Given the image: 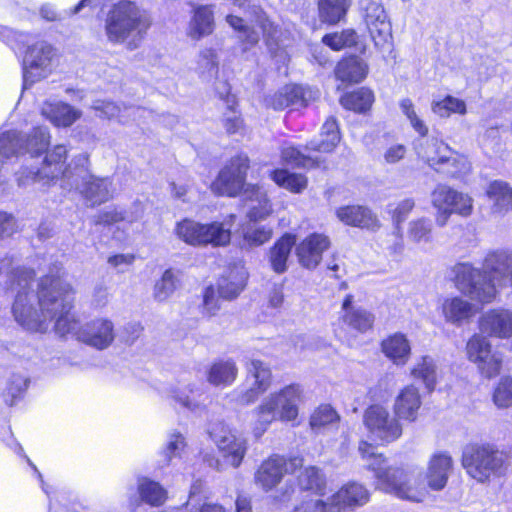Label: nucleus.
<instances>
[{"label":"nucleus","instance_id":"nucleus-1","mask_svg":"<svg viewBox=\"0 0 512 512\" xmlns=\"http://www.w3.org/2000/svg\"><path fill=\"white\" fill-rule=\"evenodd\" d=\"M35 272L25 267H15L13 258H0V284L15 292L12 312L15 320L27 330L47 331V321L56 319L61 333L75 326L70 310L71 285L59 276L47 275L40 279L37 291L31 289Z\"/></svg>","mask_w":512,"mask_h":512},{"label":"nucleus","instance_id":"nucleus-2","mask_svg":"<svg viewBox=\"0 0 512 512\" xmlns=\"http://www.w3.org/2000/svg\"><path fill=\"white\" fill-rule=\"evenodd\" d=\"M453 271L458 290L472 300L489 303L496 297L497 286H506L512 281V251L488 253L483 262V273L468 263L455 265Z\"/></svg>","mask_w":512,"mask_h":512},{"label":"nucleus","instance_id":"nucleus-3","mask_svg":"<svg viewBox=\"0 0 512 512\" xmlns=\"http://www.w3.org/2000/svg\"><path fill=\"white\" fill-rule=\"evenodd\" d=\"M151 26L148 13L134 2L121 0L114 4L105 20V33L111 43L127 41L129 49H135L144 39Z\"/></svg>","mask_w":512,"mask_h":512},{"label":"nucleus","instance_id":"nucleus-4","mask_svg":"<svg viewBox=\"0 0 512 512\" xmlns=\"http://www.w3.org/2000/svg\"><path fill=\"white\" fill-rule=\"evenodd\" d=\"M303 401V389L299 384H290L279 392L266 397L256 408L257 420L253 428L255 437L259 438L268 426L279 419L285 422L296 420L299 404Z\"/></svg>","mask_w":512,"mask_h":512},{"label":"nucleus","instance_id":"nucleus-5","mask_svg":"<svg viewBox=\"0 0 512 512\" xmlns=\"http://www.w3.org/2000/svg\"><path fill=\"white\" fill-rule=\"evenodd\" d=\"M235 215L231 214L228 221L201 224L189 219L178 222L176 235L193 246H225L231 240V226Z\"/></svg>","mask_w":512,"mask_h":512},{"label":"nucleus","instance_id":"nucleus-6","mask_svg":"<svg viewBox=\"0 0 512 512\" xmlns=\"http://www.w3.org/2000/svg\"><path fill=\"white\" fill-rule=\"evenodd\" d=\"M504 462L503 453L490 445L469 444L463 448L462 466L478 482L501 475Z\"/></svg>","mask_w":512,"mask_h":512},{"label":"nucleus","instance_id":"nucleus-7","mask_svg":"<svg viewBox=\"0 0 512 512\" xmlns=\"http://www.w3.org/2000/svg\"><path fill=\"white\" fill-rule=\"evenodd\" d=\"M89 158L86 154L75 157V173L71 174L73 186L91 205H100L112 197V183L109 178H98L88 169Z\"/></svg>","mask_w":512,"mask_h":512},{"label":"nucleus","instance_id":"nucleus-8","mask_svg":"<svg viewBox=\"0 0 512 512\" xmlns=\"http://www.w3.org/2000/svg\"><path fill=\"white\" fill-rule=\"evenodd\" d=\"M431 204L436 209L438 227L447 225L452 214L469 217L473 212V199L446 184H438L431 192Z\"/></svg>","mask_w":512,"mask_h":512},{"label":"nucleus","instance_id":"nucleus-9","mask_svg":"<svg viewBox=\"0 0 512 512\" xmlns=\"http://www.w3.org/2000/svg\"><path fill=\"white\" fill-rule=\"evenodd\" d=\"M367 468L374 472L378 489L402 499L418 500L416 492L409 486L410 476L403 467L389 465L384 457H377Z\"/></svg>","mask_w":512,"mask_h":512},{"label":"nucleus","instance_id":"nucleus-10","mask_svg":"<svg viewBox=\"0 0 512 512\" xmlns=\"http://www.w3.org/2000/svg\"><path fill=\"white\" fill-rule=\"evenodd\" d=\"M73 294H74V292H73V289L71 288V290H70V299H71L70 305H71V307L69 310V314L73 318V320L75 322V326L71 330L61 333L60 331H58L57 325L55 324L54 325L55 331L61 336H64L69 333H75L77 335L78 340H80L83 343H85L89 346H92L98 350H104V349L108 348L112 344V342L114 341V338H115L114 325H113L112 321H110L108 319H104V318H98V319H94V320L86 323L83 327L78 329V321L75 318V315L71 312L72 303H73V299H74ZM52 321H54L56 323V319H49L47 321V328L49 327V323Z\"/></svg>","mask_w":512,"mask_h":512},{"label":"nucleus","instance_id":"nucleus-11","mask_svg":"<svg viewBox=\"0 0 512 512\" xmlns=\"http://www.w3.org/2000/svg\"><path fill=\"white\" fill-rule=\"evenodd\" d=\"M246 278L242 269L234 268L218 280L217 289L207 287L203 296L206 311L214 315L220 309L219 299L230 301L237 298L246 285Z\"/></svg>","mask_w":512,"mask_h":512},{"label":"nucleus","instance_id":"nucleus-12","mask_svg":"<svg viewBox=\"0 0 512 512\" xmlns=\"http://www.w3.org/2000/svg\"><path fill=\"white\" fill-rule=\"evenodd\" d=\"M363 423L371 436L383 443H391L402 435L399 420L381 405L369 406L364 412Z\"/></svg>","mask_w":512,"mask_h":512},{"label":"nucleus","instance_id":"nucleus-13","mask_svg":"<svg viewBox=\"0 0 512 512\" xmlns=\"http://www.w3.org/2000/svg\"><path fill=\"white\" fill-rule=\"evenodd\" d=\"M249 168L247 155L239 154L233 157L229 164L220 172L211 185V190L220 196H236L245 186L246 173Z\"/></svg>","mask_w":512,"mask_h":512},{"label":"nucleus","instance_id":"nucleus-14","mask_svg":"<svg viewBox=\"0 0 512 512\" xmlns=\"http://www.w3.org/2000/svg\"><path fill=\"white\" fill-rule=\"evenodd\" d=\"M53 48L45 41H39L27 48L23 59V88L47 77L53 58Z\"/></svg>","mask_w":512,"mask_h":512},{"label":"nucleus","instance_id":"nucleus-15","mask_svg":"<svg viewBox=\"0 0 512 512\" xmlns=\"http://www.w3.org/2000/svg\"><path fill=\"white\" fill-rule=\"evenodd\" d=\"M467 354L484 377L492 378L499 374L502 358L491 351V345L485 337L474 335L467 343Z\"/></svg>","mask_w":512,"mask_h":512},{"label":"nucleus","instance_id":"nucleus-16","mask_svg":"<svg viewBox=\"0 0 512 512\" xmlns=\"http://www.w3.org/2000/svg\"><path fill=\"white\" fill-rule=\"evenodd\" d=\"M364 21L375 46L383 48L392 39V27L383 5L377 0L364 7Z\"/></svg>","mask_w":512,"mask_h":512},{"label":"nucleus","instance_id":"nucleus-17","mask_svg":"<svg viewBox=\"0 0 512 512\" xmlns=\"http://www.w3.org/2000/svg\"><path fill=\"white\" fill-rule=\"evenodd\" d=\"M317 92L299 85H288L266 99L267 105L275 110L306 107L315 100Z\"/></svg>","mask_w":512,"mask_h":512},{"label":"nucleus","instance_id":"nucleus-18","mask_svg":"<svg viewBox=\"0 0 512 512\" xmlns=\"http://www.w3.org/2000/svg\"><path fill=\"white\" fill-rule=\"evenodd\" d=\"M369 500L368 490L361 484L352 482L343 486L329 497L330 512H344L363 506Z\"/></svg>","mask_w":512,"mask_h":512},{"label":"nucleus","instance_id":"nucleus-19","mask_svg":"<svg viewBox=\"0 0 512 512\" xmlns=\"http://www.w3.org/2000/svg\"><path fill=\"white\" fill-rule=\"evenodd\" d=\"M330 246V240L323 234H311L297 247L296 255L299 263L308 269L315 268L322 259V254Z\"/></svg>","mask_w":512,"mask_h":512},{"label":"nucleus","instance_id":"nucleus-20","mask_svg":"<svg viewBox=\"0 0 512 512\" xmlns=\"http://www.w3.org/2000/svg\"><path fill=\"white\" fill-rule=\"evenodd\" d=\"M337 218L346 225L368 230H377L380 222L367 207L360 205L342 206L336 210Z\"/></svg>","mask_w":512,"mask_h":512},{"label":"nucleus","instance_id":"nucleus-21","mask_svg":"<svg viewBox=\"0 0 512 512\" xmlns=\"http://www.w3.org/2000/svg\"><path fill=\"white\" fill-rule=\"evenodd\" d=\"M482 332L499 338L512 336V311L494 309L485 313L480 321Z\"/></svg>","mask_w":512,"mask_h":512},{"label":"nucleus","instance_id":"nucleus-22","mask_svg":"<svg viewBox=\"0 0 512 512\" xmlns=\"http://www.w3.org/2000/svg\"><path fill=\"white\" fill-rule=\"evenodd\" d=\"M215 442L223 456L233 466L238 467L246 453V440L231 430H222Z\"/></svg>","mask_w":512,"mask_h":512},{"label":"nucleus","instance_id":"nucleus-23","mask_svg":"<svg viewBox=\"0 0 512 512\" xmlns=\"http://www.w3.org/2000/svg\"><path fill=\"white\" fill-rule=\"evenodd\" d=\"M453 468V460L447 453L439 452L434 454L427 470V482L433 490H441L445 487L449 474Z\"/></svg>","mask_w":512,"mask_h":512},{"label":"nucleus","instance_id":"nucleus-24","mask_svg":"<svg viewBox=\"0 0 512 512\" xmlns=\"http://www.w3.org/2000/svg\"><path fill=\"white\" fill-rule=\"evenodd\" d=\"M67 154L68 150L64 145H56L46 154L42 169H45V172L49 174V176H47V182L57 179L60 176L71 181V174L75 173V158L68 167L63 169Z\"/></svg>","mask_w":512,"mask_h":512},{"label":"nucleus","instance_id":"nucleus-25","mask_svg":"<svg viewBox=\"0 0 512 512\" xmlns=\"http://www.w3.org/2000/svg\"><path fill=\"white\" fill-rule=\"evenodd\" d=\"M286 472L285 459L273 456L261 464L255 474V480L265 491H269L281 481Z\"/></svg>","mask_w":512,"mask_h":512},{"label":"nucleus","instance_id":"nucleus-26","mask_svg":"<svg viewBox=\"0 0 512 512\" xmlns=\"http://www.w3.org/2000/svg\"><path fill=\"white\" fill-rule=\"evenodd\" d=\"M353 296L347 295L342 304V322L348 328L364 333L371 329L374 323V315L363 308L352 306Z\"/></svg>","mask_w":512,"mask_h":512},{"label":"nucleus","instance_id":"nucleus-27","mask_svg":"<svg viewBox=\"0 0 512 512\" xmlns=\"http://www.w3.org/2000/svg\"><path fill=\"white\" fill-rule=\"evenodd\" d=\"M242 201L247 207V217L251 221L262 220L271 212L269 200L258 186L248 185L243 191Z\"/></svg>","mask_w":512,"mask_h":512},{"label":"nucleus","instance_id":"nucleus-28","mask_svg":"<svg viewBox=\"0 0 512 512\" xmlns=\"http://www.w3.org/2000/svg\"><path fill=\"white\" fill-rule=\"evenodd\" d=\"M420 406L421 398L418 389L413 385H409L397 396L394 411L399 418L415 421Z\"/></svg>","mask_w":512,"mask_h":512},{"label":"nucleus","instance_id":"nucleus-29","mask_svg":"<svg viewBox=\"0 0 512 512\" xmlns=\"http://www.w3.org/2000/svg\"><path fill=\"white\" fill-rule=\"evenodd\" d=\"M418 155L432 168L436 170L442 163L448 160L453 150L443 141L435 138L426 139L417 148Z\"/></svg>","mask_w":512,"mask_h":512},{"label":"nucleus","instance_id":"nucleus-30","mask_svg":"<svg viewBox=\"0 0 512 512\" xmlns=\"http://www.w3.org/2000/svg\"><path fill=\"white\" fill-rule=\"evenodd\" d=\"M295 243L294 235L285 234L270 248L268 259L274 272L282 274L287 271V261Z\"/></svg>","mask_w":512,"mask_h":512},{"label":"nucleus","instance_id":"nucleus-31","mask_svg":"<svg viewBox=\"0 0 512 512\" xmlns=\"http://www.w3.org/2000/svg\"><path fill=\"white\" fill-rule=\"evenodd\" d=\"M486 194L493 202L491 207L493 214L504 215L512 210V186L508 183L495 180L488 185Z\"/></svg>","mask_w":512,"mask_h":512},{"label":"nucleus","instance_id":"nucleus-32","mask_svg":"<svg viewBox=\"0 0 512 512\" xmlns=\"http://www.w3.org/2000/svg\"><path fill=\"white\" fill-rule=\"evenodd\" d=\"M367 65L358 57L342 59L335 67V76L344 83H358L367 75Z\"/></svg>","mask_w":512,"mask_h":512},{"label":"nucleus","instance_id":"nucleus-33","mask_svg":"<svg viewBox=\"0 0 512 512\" xmlns=\"http://www.w3.org/2000/svg\"><path fill=\"white\" fill-rule=\"evenodd\" d=\"M214 29L213 12L209 6H200L194 10L187 30V35L193 40L210 35Z\"/></svg>","mask_w":512,"mask_h":512},{"label":"nucleus","instance_id":"nucleus-34","mask_svg":"<svg viewBox=\"0 0 512 512\" xmlns=\"http://www.w3.org/2000/svg\"><path fill=\"white\" fill-rule=\"evenodd\" d=\"M442 313L447 322L460 325L475 314L474 306L460 298H447L442 303Z\"/></svg>","mask_w":512,"mask_h":512},{"label":"nucleus","instance_id":"nucleus-35","mask_svg":"<svg viewBox=\"0 0 512 512\" xmlns=\"http://www.w3.org/2000/svg\"><path fill=\"white\" fill-rule=\"evenodd\" d=\"M381 347L385 356L397 365H404L410 357V343L402 333L389 336L382 341Z\"/></svg>","mask_w":512,"mask_h":512},{"label":"nucleus","instance_id":"nucleus-36","mask_svg":"<svg viewBox=\"0 0 512 512\" xmlns=\"http://www.w3.org/2000/svg\"><path fill=\"white\" fill-rule=\"evenodd\" d=\"M320 136L321 140L308 142L306 149L323 153L333 151L340 141L338 124L335 118L330 117L326 120L322 126Z\"/></svg>","mask_w":512,"mask_h":512},{"label":"nucleus","instance_id":"nucleus-37","mask_svg":"<svg viewBox=\"0 0 512 512\" xmlns=\"http://www.w3.org/2000/svg\"><path fill=\"white\" fill-rule=\"evenodd\" d=\"M238 374L236 363L232 359L218 360L207 371V381L213 386H229Z\"/></svg>","mask_w":512,"mask_h":512},{"label":"nucleus","instance_id":"nucleus-38","mask_svg":"<svg viewBox=\"0 0 512 512\" xmlns=\"http://www.w3.org/2000/svg\"><path fill=\"white\" fill-rule=\"evenodd\" d=\"M351 6V0H320L319 18L322 22L336 24L343 19Z\"/></svg>","mask_w":512,"mask_h":512},{"label":"nucleus","instance_id":"nucleus-39","mask_svg":"<svg viewBox=\"0 0 512 512\" xmlns=\"http://www.w3.org/2000/svg\"><path fill=\"white\" fill-rule=\"evenodd\" d=\"M411 374L415 379L422 380L429 392L434 390L438 377V367L432 357H421L414 365Z\"/></svg>","mask_w":512,"mask_h":512},{"label":"nucleus","instance_id":"nucleus-40","mask_svg":"<svg viewBox=\"0 0 512 512\" xmlns=\"http://www.w3.org/2000/svg\"><path fill=\"white\" fill-rule=\"evenodd\" d=\"M138 492L141 500L151 506H161L167 498L166 490L158 482L148 478L138 480Z\"/></svg>","mask_w":512,"mask_h":512},{"label":"nucleus","instance_id":"nucleus-41","mask_svg":"<svg viewBox=\"0 0 512 512\" xmlns=\"http://www.w3.org/2000/svg\"><path fill=\"white\" fill-rule=\"evenodd\" d=\"M43 113L47 114L53 124L63 127L72 125L80 117L79 111L64 103L49 105L43 110Z\"/></svg>","mask_w":512,"mask_h":512},{"label":"nucleus","instance_id":"nucleus-42","mask_svg":"<svg viewBox=\"0 0 512 512\" xmlns=\"http://www.w3.org/2000/svg\"><path fill=\"white\" fill-rule=\"evenodd\" d=\"M340 102L346 109L362 113L371 108L374 102V95L371 90L362 87L344 95Z\"/></svg>","mask_w":512,"mask_h":512},{"label":"nucleus","instance_id":"nucleus-43","mask_svg":"<svg viewBox=\"0 0 512 512\" xmlns=\"http://www.w3.org/2000/svg\"><path fill=\"white\" fill-rule=\"evenodd\" d=\"M298 485L302 490L322 495L326 487V479L318 468L310 466L305 468L298 476Z\"/></svg>","mask_w":512,"mask_h":512},{"label":"nucleus","instance_id":"nucleus-44","mask_svg":"<svg viewBox=\"0 0 512 512\" xmlns=\"http://www.w3.org/2000/svg\"><path fill=\"white\" fill-rule=\"evenodd\" d=\"M407 237L413 243H430L433 238V223L430 218L420 217L408 223Z\"/></svg>","mask_w":512,"mask_h":512},{"label":"nucleus","instance_id":"nucleus-45","mask_svg":"<svg viewBox=\"0 0 512 512\" xmlns=\"http://www.w3.org/2000/svg\"><path fill=\"white\" fill-rule=\"evenodd\" d=\"M24 137L17 131H6L0 134V159L4 162L12 156L23 153Z\"/></svg>","mask_w":512,"mask_h":512},{"label":"nucleus","instance_id":"nucleus-46","mask_svg":"<svg viewBox=\"0 0 512 512\" xmlns=\"http://www.w3.org/2000/svg\"><path fill=\"white\" fill-rule=\"evenodd\" d=\"M272 180L280 187L299 193L307 186V179L302 174L290 173L285 169H277L271 172Z\"/></svg>","mask_w":512,"mask_h":512},{"label":"nucleus","instance_id":"nucleus-47","mask_svg":"<svg viewBox=\"0 0 512 512\" xmlns=\"http://www.w3.org/2000/svg\"><path fill=\"white\" fill-rule=\"evenodd\" d=\"M431 110L441 118H448L452 113L465 115L467 106L464 100L447 95L442 100L432 101Z\"/></svg>","mask_w":512,"mask_h":512},{"label":"nucleus","instance_id":"nucleus-48","mask_svg":"<svg viewBox=\"0 0 512 512\" xmlns=\"http://www.w3.org/2000/svg\"><path fill=\"white\" fill-rule=\"evenodd\" d=\"M436 171L445 173L451 178L459 179L470 173L471 164L466 157L453 151V154H449L448 160L444 161L442 166L436 168Z\"/></svg>","mask_w":512,"mask_h":512},{"label":"nucleus","instance_id":"nucleus-49","mask_svg":"<svg viewBox=\"0 0 512 512\" xmlns=\"http://www.w3.org/2000/svg\"><path fill=\"white\" fill-rule=\"evenodd\" d=\"M197 72L203 81L210 82L219 72L218 59L214 50L205 49L199 54Z\"/></svg>","mask_w":512,"mask_h":512},{"label":"nucleus","instance_id":"nucleus-50","mask_svg":"<svg viewBox=\"0 0 512 512\" xmlns=\"http://www.w3.org/2000/svg\"><path fill=\"white\" fill-rule=\"evenodd\" d=\"M24 137L23 153L27 152L32 155H39L47 150L50 135L45 127H36L31 134Z\"/></svg>","mask_w":512,"mask_h":512},{"label":"nucleus","instance_id":"nucleus-51","mask_svg":"<svg viewBox=\"0 0 512 512\" xmlns=\"http://www.w3.org/2000/svg\"><path fill=\"white\" fill-rule=\"evenodd\" d=\"M339 420L340 416L330 405H321L312 413L309 424L313 431L319 432Z\"/></svg>","mask_w":512,"mask_h":512},{"label":"nucleus","instance_id":"nucleus-52","mask_svg":"<svg viewBox=\"0 0 512 512\" xmlns=\"http://www.w3.org/2000/svg\"><path fill=\"white\" fill-rule=\"evenodd\" d=\"M178 279L171 269H167L162 277L156 281L153 297L157 302L166 301L176 290Z\"/></svg>","mask_w":512,"mask_h":512},{"label":"nucleus","instance_id":"nucleus-53","mask_svg":"<svg viewBox=\"0 0 512 512\" xmlns=\"http://www.w3.org/2000/svg\"><path fill=\"white\" fill-rule=\"evenodd\" d=\"M246 368L249 374L255 379V385L260 390L266 391L271 382V370L270 368L260 360L252 359L246 364Z\"/></svg>","mask_w":512,"mask_h":512},{"label":"nucleus","instance_id":"nucleus-54","mask_svg":"<svg viewBox=\"0 0 512 512\" xmlns=\"http://www.w3.org/2000/svg\"><path fill=\"white\" fill-rule=\"evenodd\" d=\"M272 237V229L266 226H249L243 232V246L256 247L263 245Z\"/></svg>","mask_w":512,"mask_h":512},{"label":"nucleus","instance_id":"nucleus-55","mask_svg":"<svg viewBox=\"0 0 512 512\" xmlns=\"http://www.w3.org/2000/svg\"><path fill=\"white\" fill-rule=\"evenodd\" d=\"M91 108L97 113L98 117H100L102 119H108V120L118 117L119 122H124L122 120L121 113L123 111L130 109V107H127V106L121 107L120 105H118L112 101L100 100V99L93 101Z\"/></svg>","mask_w":512,"mask_h":512},{"label":"nucleus","instance_id":"nucleus-56","mask_svg":"<svg viewBox=\"0 0 512 512\" xmlns=\"http://www.w3.org/2000/svg\"><path fill=\"white\" fill-rule=\"evenodd\" d=\"M264 39L271 52H275L281 46V30L264 16L258 18Z\"/></svg>","mask_w":512,"mask_h":512},{"label":"nucleus","instance_id":"nucleus-57","mask_svg":"<svg viewBox=\"0 0 512 512\" xmlns=\"http://www.w3.org/2000/svg\"><path fill=\"white\" fill-rule=\"evenodd\" d=\"M322 41L333 50L338 51L346 46L354 45L357 41V35L353 30H345L341 33L327 34Z\"/></svg>","mask_w":512,"mask_h":512},{"label":"nucleus","instance_id":"nucleus-58","mask_svg":"<svg viewBox=\"0 0 512 512\" xmlns=\"http://www.w3.org/2000/svg\"><path fill=\"white\" fill-rule=\"evenodd\" d=\"M493 401L498 408L512 406V378L504 377L494 390Z\"/></svg>","mask_w":512,"mask_h":512},{"label":"nucleus","instance_id":"nucleus-59","mask_svg":"<svg viewBox=\"0 0 512 512\" xmlns=\"http://www.w3.org/2000/svg\"><path fill=\"white\" fill-rule=\"evenodd\" d=\"M281 155L286 163L297 167H313L318 165L310 156H305L297 148L292 146L283 148Z\"/></svg>","mask_w":512,"mask_h":512},{"label":"nucleus","instance_id":"nucleus-60","mask_svg":"<svg viewBox=\"0 0 512 512\" xmlns=\"http://www.w3.org/2000/svg\"><path fill=\"white\" fill-rule=\"evenodd\" d=\"M227 22L236 31L241 33L240 38L249 45L259 41V34L244 23V20L234 15L227 16Z\"/></svg>","mask_w":512,"mask_h":512},{"label":"nucleus","instance_id":"nucleus-61","mask_svg":"<svg viewBox=\"0 0 512 512\" xmlns=\"http://www.w3.org/2000/svg\"><path fill=\"white\" fill-rule=\"evenodd\" d=\"M47 176H49V174L45 172V169L41 168L35 171L29 168H24L17 173L16 180L18 186L23 187L31 183L47 179Z\"/></svg>","mask_w":512,"mask_h":512},{"label":"nucleus","instance_id":"nucleus-62","mask_svg":"<svg viewBox=\"0 0 512 512\" xmlns=\"http://www.w3.org/2000/svg\"><path fill=\"white\" fill-rule=\"evenodd\" d=\"M184 447L185 442L183 436L179 433L172 434L164 450L165 463H169L172 457L180 455Z\"/></svg>","mask_w":512,"mask_h":512},{"label":"nucleus","instance_id":"nucleus-63","mask_svg":"<svg viewBox=\"0 0 512 512\" xmlns=\"http://www.w3.org/2000/svg\"><path fill=\"white\" fill-rule=\"evenodd\" d=\"M329 498L324 501L319 498H311L296 507L294 512H330Z\"/></svg>","mask_w":512,"mask_h":512},{"label":"nucleus","instance_id":"nucleus-64","mask_svg":"<svg viewBox=\"0 0 512 512\" xmlns=\"http://www.w3.org/2000/svg\"><path fill=\"white\" fill-rule=\"evenodd\" d=\"M109 302V289L103 282L96 283L92 291V304L95 307H105Z\"/></svg>","mask_w":512,"mask_h":512}]
</instances>
